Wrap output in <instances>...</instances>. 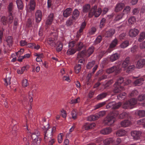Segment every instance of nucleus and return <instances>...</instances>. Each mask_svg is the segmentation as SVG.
I'll list each match as a JSON object with an SVG mask.
<instances>
[{"mask_svg":"<svg viewBox=\"0 0 145 145\" xmlns=\"http://www.w3.org/2000/svg\"><path fill=\"white\" fill-rule=\"evenodd\" d=\"M123 78L122 77H120L114 84L113 91L114 93H117L123 91L124 88L121 85L123 82Z\"/></svg>","mask_w":145,"mask_h":145,"instance_id":"f257e3e1","label":"nucleus"},{"mask_svg":"<svg viewBox=\"0 0 145 145\" xmlns=\"http://www.w3.org/2000/svg\"><path fill=\"white\" fill-rule=\"evenodd\" d=\"M102 12L101 9L100 8H97L96 5H95L93 7L90 11L89 14V16L92 17L94 15L96 17H98L101 14Z\"/></svg>","mask_w":145,"mask_h":145,"instance_id":"f03ea898","label":"nucleus"},{"mask_svg":"<svg viewBox=\"0 0 145 145\" xmlns=\"http://www.w3.org/2000/svg\"><path fill=\"white\" fill-rule=\"evenodd\" d=\"M94 48L93 47L91 46L89 47L88 50L83 51L78 53L77 56V58L79 59L81 57H83L85 56H89L93 53L94 51Z\"/></svg>","mask_w":145,"mask_h":145,"instance_id":"7ed1b4c3","label":"nucleus"},{"mask_svg":"<svg viewBox=\"0 0 145 145\" xmlns=\"http://www.w3.org/2000/svg\"><path fill=\"white\" fill-rule=\"evenodd\" d=\"M137 103V100L134 98H132L123 103L122 105L123 108L132 109Z\"/></svg>","mask_w":145,"mask_h":145,"instance_id":"20e7f679","label":"nucleus"},{"mask_svg":"<svg viewBox=\"0 0 145 145\" xmlns=\"http://www.w3.org/2000/svg\"><path fill=\"white\" fill-rule=\"evenodd\" d=\"M39 133L38 131L35 130L31 135L32 140L31 145H38L40 142L39 139Z\"/></svg>","mask_w":145,"mask_h":145,"instance_id":"39448f33","label":"nucleus"},{"mask_svg":"<svg viewBox=\"0 0 145 145\" xmlns=\"http://www.w3.org/2000/svg\"><path fill=\"white\" fill-rule=\"evenodd\" d=\"M43 127H42V128L45 131L44 134L46 133L47 134H48L49 136L48 137L49 138L52 137L53 133L55 132L56 129V127H54L52 129H50L48 123H47L46 126L43 125Z\"/></svg>","mask_w":145,"mask_h":145,"instance_id":"423d86ee","label":"nucleus"},{"mask_svg":"<svg viewBox=\"0 0 145 145\" xmlns=\"http://www.w3.org/2000/svg\"><path fill=\"white\" fill-rule=\"evenodd\" d=\"M105 111H101L95 115H91L88 118V120L89 121L95 120L98 119L99 118L103 116L105 114Z\"/></svg>","mask_w":145,"mask_h":145,"instance_id":"0eeeda50","label":"nucleus"},{"mask_svg":"<svg viewBox=\"0 0 145 145\" xmlns=\"http://www.w3.org/2000/svg\"><path fill=\"white\" fill-rule=\"evenodd\" d=\"M115 120V117L109 115L104 119L103 123L106 125H111L114 122Z\"/></svg>","mask_w":145,"mask_h":145,"instance_id":"6e6552de","label":"nucleus"},{"mask_svg":"<svg viewBox=\"0 0 145 145\" xmlns=\"http://www.w3.org/2000/svg\"><path fill=\"white\" fill-rule=\"evenodd\" d=\"M121 70L120 65H118L117 66H114L106 70V72L108 74H110L114 72L116 74L120 72Z\"/></svg>","mask_w":145,"mask_h":145,"instance_id":"1a4fd4ad","label":"nucleus"},{"mask_svg":"<svg viewBox=\"0 0 145 145\" xmlns=\"http://www.w3.org/2000/svg\"><path fill=\"white\" fill-rule=\"evenodd\" d=\"M121 104L120 103H116L115 101H112L109 103L106 106V108H110L113 109H118L121 106Z\"/></svg>","mask_w":145,"mask_h":145,"instance_id":"9d476101","label":"nucleus"},{"mask_svg":"<svg viewBox=\"0 0 145 145\" xmlns=\"http://www.w3.org/2000/svg\"><path fill=\"white\" fill-rule=\"evenodd\" d=\"M131 134L133 139L135 140H137L140 138L141 132L139 131H133L131 132Z\"/></svg>","mask_w":145,"mask_h":145,"instance_id":"9b49d317","label":"nucleus"},{"mask_svg":"<svg viewBox=\"0 0 145 145\" xmlns=\"http://www.w3.org/2000/svg\"><path fill=\"white\" fill-rule=\"evenodd\" d=\"M118 40L116 39L112 41L110 44L109 48L108 50V52H110L113 50V48L118 44Z\"/></svg>","mask_w":145,"mask_h":145,"instance_id":"f8f14e48","label":"nucleus"},{"mask_svg":"<svg viewBox=\"0 0 145 145\" xmlns=\"http://www.w3.org/2000/svg\"><path fill=\"white\" fill-rule=\"evenodd\" d=\"M49 137L48 134H47V133L44 134V139L45 141L48 142L49 145H52L54 142V139L52 137L49 138Z\"/></svg>","mask_w":145,"mask_h":145,"instance_id":"ddd939ff","label":"nucleus"},{"mask_svg":"<svg viewBox=\"0 0 145 145\" xmlns=\"http://www.w3.org/2000/svg\"><path fill=\"white\" fill-rule=\"evenodd\" d=\"M42 13L40 10H38L35 13V17L36 21L37 22H39L41 20Z\"/></svg>","mask_w":145,"mask_h":145,"instance_id":"4468645a","label":"nucleus"},{"mask_svg":"<svg viewBox=\"0 0 145 145\" xmlns=\"http://www.w3.org/2000/svg\"><path fill=\"white\" fill-rule=\"evenodd\" d=\"M139 32V30L137 29H131L129 31V35L131 37H135L138 35Z\"/></svg>","mask_w":145,"mask_h":145,"instance_id":"2eb2a0df","label":"nucleus"},{"mask_svg":"<svg viewBox=\"0 0 145 145\" xmlns=\"http://www.w3.org/2000/svg\"><path fill=\"white\" fill-rule=\"evenodd\" d=\"M54 14L53 13L50 14L48 17L46 21V25H49L51 24L53 20Z\"/></svg>","mask_w":145,"mask_h":145,"instance_id":"dca6fc26","label":"nucleus"},{"mask_svg":"<svg viewBox=\"0 0 145 145\" xmlns=\"http://www.w3.org/2000/svg\"><path fill=\"white\" fill-rule=\"evenodd\" d=\"M124 6L125 5L123 3H119L117 4L115 7V11L116 12H118L121 11L122 9Z\"/></svg>","mask_w":145,"mask_h":145,"instance_id":"f3484780","label":"nucleus"},{"mask_svg":"<svg viewBox=\"0 0 145 145\" xmlns=\"http://www.w3.org/2000/svg\"><path fill=\"white\" fill-rule=\"evenodd\" d=\"M145 64V59H141L137 61L136 64V67L137 68L140 69Z\"/></svg>","mask_w":145,"mask_h":145,"instance_id":"a211bd4d","label":"nucleus"},{"mask_svg":"<svg viewBox=\"0 0 145 145\" xmlns=\"http://www.w3.org/2000/svg\"><path fill=\"white\" fill-rule=\"evenodd\" d=\"M47 43L52 47H55L56 46V41L54 39L49 38L47 40Z\"/></svg>","mask_w":145,"mask_h":145,"instance_id":"6ab92c4d","label":"nucleus"},{"mask_svg":"<svg viewBox=\"0 0 145 145\" xmlns=\"http://www.w3.org/2000/svg\"><path fill=\"white\" fill-rule=\"evenodd\" d=\"M12 37L11 36L8 37L6 39L7 45L9 48H11L13 44Z\"/></svg>","mask_w":145,"mask_h":145,"instance_id":"aec40b11","label":"nucleus"},{"mask_svg":"<svg viewBox=\"0 0 145 145\" xmlns=\"http://www.w3.org/2000/svg\"><path fill=\"white\" fill-rule=\"evenodd\" d=\"M129 57H127L122 64V67L124 68V71L126 70V68L127 67L129 63Z\"/></svg>","mask_w":145,"mask_h":145,"instance_id":"412c9836","label":"nucleus"},{"mask_svg":"<svg viewBox=\"0 0 145 145\" xmlns=\"http://www.w3.org/2000/svg\"><path fill=\"white\" fill-rule=\"evenodd\" d=\"M131 124V122L128 120H125L120 123L121 127H126L129 126Z\"/></svg>","mask_w":145,"mask_h":145,"instance_id":"4be33fe9","label":"nucleus"},{"mask_svg":"<svg viewBox=\"0 0 145 145\" xmlns=\"http://www.w3.org/2000/svg\"><path fill=\"white\" fill-rule=\"evenodd\" d=\"M112 131L111 128L108 127L102 129L100 131L101 134L103 135H107L110 133Z\"/></svg>","mask_w":145,"mask_h":145,"instance_id":"5701e85b","label":"nucleus"},{"mask_svg":"<svg viewBox=\"0 0 145 145\" xmlns=\"http://www.w3.org/2000/svg\"><path fill=\"white\" fill-rule=\"evenodd\" d=\"M72 9L71 8H67L63 12V15L64 17H67L71 14Z\"/></svg>","mask_w":145,"mask_h":145,"instance_id":"b1692460","label":"nucleus"},{"mask_svg":"<svg viewBox=\"0 0 145 145\" xmlns=\"http://www.w3.org/2000/svg\"><path fill=\"white\" fill-rule=\"evenodd\" d=\"M127 134V131L123 129L119 130L116 133V135L118 136H123L126 135Z\"/></svg>","mask_w":145,"mask_h":145,"instance_id":"393cba45","label":"nucleus"},{"mask_svg":"<svg viewBox=\"0 0 145 145\" xmlns=\"http://www.w3.org/2000/svg\"><path fill=\"white\" fill-rule=\"evenodd\" d=\"M145 80L144 76L136 80L134 82V84L135 86H140L141 85L142 82Z\"/></svg>","mask_w":145,"mask_h":145,"instance_id":"a878e982","label":"nucleus"},{"mask_svg":"<svg viewBox=\"0 0 145 145\" xmlns=\"http://www.w3.org/2000/svg\"><path fill=\"white\" fill-rule=\"evenodd\" d=\"M114 139L113 138H110L106 139L103 141V143L105 145H108L114 143Z\"/></svg>","mask_w":145,"mask_h":145,"instance_id":"bb28decb","label":"nucleus"},{"mask_svg":"<svg viewBox=\"0 0 145 145\" xmlns=\"http://www.w3.org/2000/svg\"><path fill=\"white\" fill-rule=\"evenodd\" d=\"M36 3L34 0H31L29 5V9L31 10H34L35 8Z\"/></svg>","mask_w":145,"mask_h":145,"instance_id":"cd10ccee","label":"nucleus"},{"mask_svg":"<svg viewBox=\"0 0 145 145\" xmlns=\"http://www.w3.org/2000/svg\"><path fill=\"white\" fill-rule=\"evenodd\" d=\"M119 54L115 53L110 56L109 58L112 61H113L118 59L119 58Z\"/></svg>","mask_w":145,"mask_h":145,"instance_id":"c85d7f7f","label":"nucleus"},{"mask_svg":"<svg viewBox=\"0 0 145 145\" xmlns=\"http://www.w3.org/2000/svg\"><path fill=\"white\" fill-rule=\"evenodd\" d=\"M135 114L140 117H143L145 116V111L137 110L136 111Z\"/></svg>","mask_w":145,"mask_h":145,"instance_id":"c756f323","label":"nucleus"},{"mask_svg":"<svg viewBox=\"0 0 145 145\" xmlns=\"http://www.w3.org/2000/svg\"><path fill=\"white\" fill-rule=\"evenodd\" d=\"M114 31L113 29H110L107 31L105 33L106 37H109L112 36L114 33Z\"/></svg>","mask_w":145,"mask_h":145,"instance_id":"7c9ffc66","label":"nucleus"},{"mask_svg":"<svg viewBox=\"0 0 145 145\" xmlns=\"http://www.w3.org/2000/svg\"><path fill=\"white\" fill-rule=\"evenodd\" d=\"M79 12L77 9H75L73 12L72 18L74 20H76L79 16Z\"/></svg>","mask_w":145,"mask_h":145,"instance_id":"2f4dec72","label":"nucleus"},{"mask_svg":"<svg viewBox=\"0 0 145 145\" xmlns=\"http://www.w3.org/2000/svg\"><path fill=\"white\" fill-rule=\"evenodd\" d=\"M16 2L18 9L22 10L23 8V5L22 1L21 0H17Z\"/></svg>","mask_w":145,"mask_h":145,"instance_id":"473e14b6","label":"nucleus"},{"mask_svg":"<svg viewBox=\"0 0 145 145\" xmlns=\"http://www.w3.org/2000/svg\"><path fill=\"white\" fill-rule=\"evenodd\" d=\"M131 9V7L129 6H127L124 9L122 13L123 15L125 14H127L130 12Z\"/></svg>","mask_w":145,"mask_h":145,"instance_id":"72a5a7b5","label":"nucleus"},{"mask_svg":"<svg viewBox=\"0 0 145 145\" xmlns=\"http://www.w3.org/2000/svg\"><path fill=\"white\" fill-rule=\"evenodd\" d=\"M63 48V45L61 42L59 41L57 42L56 50L58 52L61 51Z\"/></svg>","mask_w":145,"mask_h":145,"instance_id":"f704fd0d","label":"nucleus"},{"mask_svg":"<svg viewBox=\"0 0 145 145\" xmlns=\"http://www.w3.org/2000/svg\"><path fill=\"white\" fill-rule=\"evenodd\" d=\"M129 45V41L127 40H126L122 43L120 46L121 48H124L127 47Z\"/></svg>","mask_w":145,"mask_h":145,"instance_id":"c9c22d12","label":"nucleus"},{"mask_svg":"<svg viewBox=\"0 0 145 145\" xmlns=\"http://www.w3.org/2000/svg\"><path fill=\"white\" fill-rule=\"evenodd\" d=\"M145 38V32H141L139 35V37L138 39L139 42H141L144 40Z\"/></svg>","mask_w":145,"mask_h":145,"instance_id":"e433bc0d","label":"nucleus"},{"mask_svg":"<svg viewBox=\"0 0 145 145\" xmlns=\"http://www.w3.org/2000/svg\"><path fill=\"white\" fill-rule=\"evenodd\" d=\"M107 95V93H102L97 96V99L99 100H101L105 97Z\"/></svg>","mask_w":145,"mask_h":145,"instance_id":"4c0bfd02","label":"nucleus"},{"mask_svg":"<svg viewBox=\"0 0 145 145\" xmlns=\"http://www.w3.org/2000/svg\"><path fill=\"white\" fill-rule=\"evenodd\" d=\"M10 13H9V16L8 17V24H10L12 22L13 20L14 19V17L12 16V14H10Z\"/></svg>","mask_w":145,"mask_h":145,"instance_id":"58836bf2","label":"nucleus"},{"mask_svg":"<svg viewBox=\"0 0 145 145\" xmlns=\"http://www.w3.org/2000/svg\"><path fill=\"white\" fill-rule=\"evenodd\" d=\"M10 80L11 78L10 77L6 76V78L4 79V81L5 82V85L6 86H7L10 84Z\"/></svg>","mask_w":145,"mask_h":145,"instance_id":"ea45409f","label":"nucleus"},{"mask_svg":"<svg viewBox=\"0 0 145 145\" xmlns=\"http://www.w3.org/2000/svg\"><path fill=\"white\" fill-rule=\"evenodd\" d=\"M90 8V6L89 4L84 5L83 7V11L84 12H88Z\"/></svg>","mask_w":145,"mask_h":145,"instance_id":"a19ab883","label":"nucleus"},{"mask_svg":"<svg viewBox=\"0 0 145 145\" xmlns=\"http://www.w3.org/2000/svg\"><path fill=\"white\" fill-rule=\"evenodd\" d=\"M128 117V114L126 112H124L121 114L119 116V118L120 119H122L123 118H127Z\"/></svg>","mask_w":145,"mask_h":145,"instance_id":"79ce46f5","label":"nucleus"},{"mask_svg":"<svg viewBox=\"0 0 145 145\" xmlns=\"http://www.w3.org/2000/svg\"><path fill=\"white\" fill-rule=\"evenodd\" d=\"M84 45L83 43L81 42H78L76 45V48L77 50H80L83 47Z\"/></svg>","mask_w":145,"mask_h":145,"instance_id":"37998d69","label":"nucleus"},{"mask_svg":"<svg viewBox=\"0 0 145 145\" xmlns=\"http://www.w3.org/2000/svg\"><path fill=\"white\" fill-rule=\"evenodd\" d=\"M13 8V4L12 3H10L8 7V11L9 12V13H10L11 14H12V10Z\"/></svg>","mask_w":145,"mask_h":145,"instance_id":"c03bdc74","label":"nucleus"},{"mask_svg":"<svg viewBox=\"0 0 145 145\" xmlns=\"http://www.w3.org/2000/svg\"><path fill=\"white\" fill-rule=\"evenodd\" d=\"M137 123L138 125H143L144 127L145 125V119L143 118L138 120Z\"/></svg>","mask_w":145,"mask_h":145,"instance_id":"a18cd8bd","label":"nucleus"},{"mask_svg":"<svg viewBox=\"0 0 145 145\" xmlns=\"http://www.w3.org/2000/svg\"><path fill=\"white\" fill-rule=\"evenodd\" d=\"M76 51L73 48H70L67 52V54L68 55H71L75 53Z\"/></svg>","mask_w":145,"mask_h":145,"instance_id":"49530a36","label":"nucleus"},{"mask_svg":"<svg viewBox=\"0 0 145 145\" xmlns=\"http://www.w3.org/2000/svg\"><path fill=\"white\" fill-rule=\"evenodd\" d=\"M135 68V67L134 65H130L128 68H127L126 72L128 73H129L133 70Z\"/></svg>","mask_w":145,"mask_h":145,"instance_id":"de8ad7c7","label":"nucleus"},{"mask_svg":"<svg viewBox=\"0 0 145 145\" xmlns=\"http://www.w3.org/2000/svg\"><path fill=\"white\" fill-rule=\"evenodd\" d=\"M105 104L106 102H103L97 104L95 106V109H96L102 107Z\"/></svg>","mask_w":145,"mask_h":145,"instance_id":"09e8293b","label":"nucleus"},{"mask_svg":"<svg viewBox=\"0 0 145 145\" xmlns=\"http://www.w3.org/2000/svg\"><path fill=\"white\" fill-rule=\"evenodd\" d=\"M34 91H30V92L29 93V96L28 97V99L29 100V101L30 102H31L33 101V95L34 94Z\"/></svg>","mask_w":145,"mask_h":145,"instance_id":"8fccbe9b","label":"nucleus"},{"mask_svg":"<svg viewBox=\"0 0 145 145\" xmlns=\"http://www.w3.org/2000/svg\"><path fill=\"white\" fill-rule=\"evenodd\" d=\"M1 21L3 24L4 25H6L8 22L7 18L5 16H3L1 17Z\"/></svg>","mask_w":145,"mask_h":145,"instance_id":"3c124183","label":"nucleus"},{"mask_svg":"<svg viewBox=\"0 0 145 145\" xmlns=\"http://www.w3.org/2000/svg\"><path fill=\"white\" fill-rule=\"evenodd\" d=\"M123 15L121 13L119 14H118L117 15L114 19V20L115 21H118L121 19L123 17Z\"/></svg>","mask_w":145,"mask_h":145,"instance_id":"603ef678","label":"nucleus"},{"mask_svg":"<svg viewBox=\"0 0 145 145\" xmlns=\"http://www.w3.org/2000/svg\"><path fill=\"white\" fill-rule=\"evenodd\" d=\"M77 111L76 110H73L72 112L71 115L72 116V118L74 119H75L76 118L77 116Z\"/></svg>","mask_w":145,"mask_h":145,"instance_id":"864d4df0","label":"nucleus"},{"mask_svg":"<svg viewBox=\"0 0 145 145\" xmlns=\"http://www.w3.org/2000/svg\"><path fill=\"white\" fill-rule=\"evenodd\" d=\"M138 101H142L145 99V94H142L140 95L138 97Z\"/></svg>","mask_w":145,"mask_h":145,"instance_id":"5fc2aeb1","label":"nucleus"},{"mask_svg":"<svg viewBox=\"0 0 145 145\" xmlns=\"http://www.w3.org/2000/svg\"><path fill=\"white\" fill-rule=\"evenodd\" d=\"M81 69V66L80 65L78 64L76 65L74 68L75 71L76 73H78L80 71Z\"/></svg>","mask_w":145,"mask_h":145,"instance_id":"6e6d98bb","label":"nucleus"},{"mask_svg":"<svg viewBox=\"0 0 145 145\" xmlns=\"http://www.w3.org/2000/svg\"><path fill=\"white\" fill-rule=\"evenodd\" d=\"M135 21V18L134 16L131 17L128 20L129 24L131 25L134 23Z\"/></svg>","mask_w":145,"mask_h":145,"instance_id":"4d7b16f0","label":"nucleus"},{"mask_svg":"<svg viewBox=\"0 0 145 145\" xmlns=\"http://www.w3.org/2000/svg\"><path fill=\"white\" fill-rule=\"evenodd\" d=\"M125 93L120 94L118 96V98L120 100L124 99L125 97Z\"/></svg>","mask_w":145,"mask_h":145,"instance_id":"13d9d810","label":"nucleus"},{"mask_svg":"<svg viewBox=\"0 0 145 145\" xmlns=\"http://www.w3.org/2000/svg\"><path fill=\"white\" fill-rule=\"evenodd\" d=\"M86 24L84 22H83L82 23L79 30V32L80 33H81L83 31V29L85 28L86 26Z\"/></svg>","mask_w":145,"mask_h":145,"instance_id":"bf43d9fd","label":"nucleus"},{"mask_svg":"<svg viewBox=\"0 0 145 145\" xmlns=\"http://www.w3.org/2000/svg\"><path fill=\"white\" fill-rule=\"evenodd\" d=\"M95 64V61H92L91 62L88 63L87 65V67L88 69H91Z\"/></svg>","mask_w":145,"mask_h":145,"instance_id":"052dcab7","label":"nucleus"},{"mask_svg":"<svg viewBox=\"0 0 145 145\" xmlns=\"http://www.w3.org/2000/svg\"><path fill=\"white\" fill-rule=\"evenodd\" d=\"M22 84L24 87H27L29 84L27 80L26 79H24L22 80Z\"/></svg>","mask_w":145,"mask_h":145,"instance_id":"680f3d73","label":"nucleus"},{"mask_svg":"<svg viewBox=\"0 0 145 145\" xmlns=\"http://www.w3.org/2000/svg\"><path fill=\"white\" fill-rule=\"evenodd\" d=\"M131 77L130 78H126L125 80H124V83L125 85H128L130 84L131 82V80L130 79H131Z\"/></svg>","mask_w":145,"mask_h":145,"instance_id":"e2e57ef3","label":"nucleus"},{"mask_svg":"<svg viewBox=\"0 0 145 145\" xmlns=\"http://www.w3.org/2000/svg\"><path fill=\"white\" fill-rule=\"evenodd\" d=\"M63 135L62 133H60L58 136V141L59 143H60L62 142V137Z\"/></svg>","mask_w":145,"mask_h":145,"instance_id":"0e129e2a","label":"nucleus"},{"mask_svg":"<svg viewBox=\"0 0 145 145\" xmlns=\"http://www.w3.org/2000/svg\"><path fill=\"white\" fill-rule=\"evenodd\" d=\"M80 101V99L78 97L76 99H72L70 102L71 104H74L78 103Z\"/></svg>","mask_w":145,"mask_h":145,"instance_id":"69168bd1","label":"nucleus"},{"mask_svg":"<svg viewBox=\"0 0 145 145\" xmlns=\"http://www.w3.org/2000/svg\"><path fill=\"white\" fill-rule=\"evenodd\" d=\"M96 31V29L94 27H92L89 32V35H93L95 33Z\"/></svg>","mask_w":145,"mask_h":145,"instance_id":"338daca9","label":"nucleus"},{"mask_svg":"<svg viewBox=\"0 0 145 145\" xmlns=\"http://www.w3.org/2000/svg\"><path fill=\"white\" fill-rule=\"evenodd\" d=\"M139 47L140 49L145 48V41L140 43L139 45Z\"/></svg>","mask_w":145,"mask_h":145,"instance_id":"774afa93","label":"nucleus"}]
</instances>
